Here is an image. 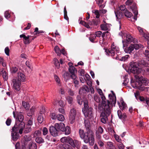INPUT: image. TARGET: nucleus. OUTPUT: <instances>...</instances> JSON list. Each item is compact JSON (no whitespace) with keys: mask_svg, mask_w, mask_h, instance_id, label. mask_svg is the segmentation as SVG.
Listing matches in <instances>:
<instances>
[{"mask_svg":"<svg viewBox=\"0 0 149 149\" xmlns=\"http://www.w3.org/2000/svg\"><path fill=\"white\" fill-rule=\"evenodd\" d=\"M5 17L8 19L10 17V15L8 11H6L5 13Z\"/></svg>","mask_w":149,"mask_h":149,"instance_id":"nucleus-59","label":"nucleus"},{"mask_svg":"<svg viewBox=\"0 0 149 149\" xmlns=\"http://www.w3.org/2000/svg\"><path fill=\"white\" fill-rule=\"evenodd\" d=\"M124 13L125 16L127 17L130 18L132 16V13L128 11L127 9L124 10Z\"/></svg>","mask_w":149,"mask_h":149,"instance_id":"nucleus-25","label":"nucleus"},{"mask_svg":"<svg viewBox=\"0 0 149 149\" xmlns=\"http://www.w3.org/2000/svg\"><path fill=\"white\" fill-rule=\"evenodd\" d=\"M84 108H83L82 111L86 117H90L92 114L93 109L91 108H89L88 102L87 100H84Z\"/></svg>","mask_w":149,"mask_h":149,"instance_id":"nucleus-7","label":"nucleus"},{"mask_svg":"<svg viewBox=\"0 0 149 149\" xmlns=\"http://www.w3.org/2000/svg\"><path fill=\"white\" fill-rule=\"evenodd\" d=\"M26 76L23 72L20 71L18 72L17 77L15 79H18L21 82H24L26 79Z\"/></svg>","mask_w":149,"mask_h":149,"instance_id":"nucleus-13","label":"nucleus"},{"mask_svg":"<svg viewBox=\"0 0 149 149\" xmlns=\"http://www.w3.org/2000/svg\"><path fill=\"white\" fill-rule=\"evenodd\" d=\"M5 52L7 56L9 55V49L8 47H6L5 49Z\"/></svg>","mask_w":149,"mask_h":149,"instance_id":"nucleus-61","label":"nucleus"},{"mask_svg":"<svg viewBox=\"0 0 149 149\" xmlns=\"http://www.w3.org/2000/svg\"><path fill=\"white\" fill-rule=\"evenodd\" d=\"M118 144L117 145L119 149H124L125 146L121 142Z\"/></svg>","mask_w":149,"mask_h":149,"instance_id":"nucleus-50","label":"nucleus"},{"mask_svg":"<svg viewBox=\"0 0 149 149\" xmlns=\"http://www.w3.org/2000/svg\"><path fill=\"white\" fill-rule=\"evenodd\" d=\"M59 111L63 114H64L65 113V110L64 109L62 108H61L58 109Z\"/></svg>","mask_w":149,"mask_h":149,"instance_id":"nucleus-64","label":"nucleus"},{"mask_svg":"<svg viewBox=\"0 0 149 149\" xmlns=\"http://www.w3.org/2000/svg\"><path fill=\"white\" fill-rule=\"evenodd\" d=\"M88 89V87L86 86H84L80 88L79 91V93L81 94L82 93H85L87 91Z\"/></svg>","mask_w":149,"mask_h":149,"instance_id":"nucleus-20","label":"nucleus"},{"mask_svg":"<svg viewBox=\"0 0 149 149\" xmlns=\"http://www.w3.org/2000/svg\"><path fill=\"white\" fill-rule=\"evenodd\" d=\"M121 104H119L120 109L121 110H124L127 108V106L126 104L124 101L122 100L120 101Z\"/></svg>","mask_w":149,"mask_h":149,"instance_id":"nucleus-23","label":"nucleus"},{"mask_svg":"<svg viewBox=\"0 0 149 149\" xmlns=\"http://www.w3.org/2000/svg\"><path fill=\"white\" fill-rule=\"evenodd\" d=\"M144 54L145 56L149 58V51L148 50H146L144 52Z\"/></svg>","mask_w":149,"mask_h":149,"instance_id":"nucleus-57","label":"nucleus"},{"mask_svg":"<svg viewBox=\"0 0 149 149\" xmlns=\"http://www.w3.org/2000/svg\"><path fill=\"white\" fill-rule=\"evenodd\" d=\"M97 143L99 146L101 147H102L103 146L104 144L103 142L101 140H99L97 141Z\"/></svg>","mask_w":149,"mask_h":149,"instance_id":"nucleus-62","label":"nucleus"},{"mask_svg":"<svg viewBox=\"0 0 149 149\" xmlns=\"http://www.w3.org/2000/svg\"><path fill=\"white\" fill-rule=\"evenodd\" d=\"M30 36H26L24 34H22L20 35V38H23V42L25 44H29L31 42V40L29 39Z\"/></svg>","mask_w":149,"mask_h":149,"instance_id":"nucleus-16","label":"nucleus"},{"mask_svg":"<svg viewBox=\"0 0 149 149\" xmlns=\"http://www.w3.org/2000/svg\"><path fill=\"white\" fill-rule=\"evenodd\" d=\"M76 114V111L75 109H71L69 117L71 123L72 124L74 122Z\"/></svg>","mask_w":149,"mask_h":149,"instance_id":"nucleus-11","label":"nucleus"},{"mask_svg":"<svg viewBox=\"0 0 149 149\" xmlns=\"http://www.w3.org/2000/svg\"><path fill=\"white\" fill-rule=\"evenodd\" d=\"M126 36V40L127 42L130 43L132 41H133V42L134 43L135 42H136L137 41L136 39H134L129 34H127Z\"/></svg>","mask_w":149,"mask_h":149,"instance_id":"nucleus-17","label":"nucleus"},{"mask_svg":"<svg viewBox=\"0 0 149 149\" xmlns=\"http://www.w3.org/2000/svg\"><path fill=\"white\" fill-rule=\"evenodd\" d=\"M35 140L36 142L39 143H42L44 142L43 139L42 138L40 137H37Z\"/></svg>","mask_w":149,"mask_h":149,"instance_id":"nucleus-39","label":"nucleus"},{"mask_svg":"<svg viewBox=\"0 0 149 149\" xmlns=\"http://www.w3.org/2000/svg\"><path fill=\"white\" fill-rule=\"evenodd\" d=\"M70 128L69 127L67 126L66 127H65V130L64 131L65 132L66 135L69 134L70 133Z\"/></svg>","mask_w":149,"mask_h":149,"instance_id":"nucleus-35","label":"nucleus"},{"mask_svg":"<svg viewBox=\"0 0 149 149\" xmlns=\"http://www.w3.org/2000/svg\"><path fill=\"white\" fill-rule=\"evenodd\" d=\"M68 137H63L61 139V142L63 143H67L68 141Z\"/></svg>","mask_w":149,"mask_h":149,"instance_id":"nucleus-43","label":"nucleus"},{"mask_svg":"<svg viewBox=\"0 0 149 149\" xmlns=\"http://www.w3.org/2000/svg\"><path fill=\"white\" fill-rule=\"evenodd\" d=\"M77 102L80 105H81L82 104V100L80 96H78L77 97Z\"/></svg>","mask_w":149,"mask_h":149,"instance_id":"nucleus-53","label":"nucleus"},{"mask_svg":"<svg viewBox=\"0 0 149 149\" xmlns=\"http://www.w3.org/2000/svg\"><path fill=\"white\" fill-rule=\"evenodd\" d=\"M49 131L51 134L53 136H56L58 134V131L55 126H51L49 127Z\"/></svg>","mask_w":149,"mask_h":149,"instance_id":"nucleus-14","label":"nucleus"},{"mask_svg":"<svg viewBox=\"0 0 149 149\" xmlns=\"http://www.w3.org/2000/svg\"><path fill=\"white\" fill-rule=\"evenodd\" d=\"M66 101L69 104H71L73 101V98L71 97L68 96L66 97Z\"/></svg>","mask_w":149,"mask_h":149,"instance_id":"nucleus-40","label":"nucleus"},{"mask_svg":"<svg viewBox=\"0 0 149 149\" xmlns=\"http://www.w3.org/2000/svg\"><path fill=\"white\" fill-rule=\"evenodd\" d=\"M54 126L58 131L64 132L65 130V126L63 123L61 122L59 123H56L55 124Z\"/></svg>","mask_w":149,"mask_h":149,"instance_id":"nucleus-12","label":"nucleus"},{"mask_svg":"<svg viewBox=\"0 0 149 149\" xmlns=\"http://www.w3.org/2000/svg\"><path fill=\"white\" fill-rule=\"evenodd\" d=\"M69 71L70 72L71 74H74L75 72L76 71L74 67H71L69 68Z\"/></svg>","mask_w":149,"mask_h":149,"instance_id":"nucleus-45","label":"nucleus"},{"mask_svg":"<svg viewBox=\"0 0 149 149\" xmlns=\"http://www.w3.org/2000/svg\"><path fill=\"white\" fill-rule=\"evenodd\" d=\"M67 143L69 144L73 147H75L79 145V142L76 140L73 141L71 138L68 137Z\"/></svg>","mask_w":149,"mask_h":149,"instance_id":"nucleus-15","label":"nucleus"},{"mask_svg":"<svg viewBox=\"0 0 149 149\" xmlns=\"http://www.w3.org/2000/svg\"><path fill=\"white\" fill-rule=\"evenodd\" d=\"M24 118V116L22 115L21 114H18L17 118H16V124L12 129L15 132L19 130V133L20 134L22 133L25 127V123L22 122Z\"/></svg>","mask_w":149,"mask_h":149,"instance_id":"nucleus-3","label":"nucleus"},{"mask_svg":"<svg viewBox=\"0 0 149 149\" xmlns=\"http://www.w3.org/2000/svg\"><path fill=\"white\" fill-rule=\"evenodd\" d=\"M54 49L55 52L58 55H60L61 54V51L58 46H56L54 48Z\"/></svg>","mask_w":149,"mask_h":149,"instance_id":"nucleus-27","label":"nucleus"},{"mask_svg":"<svg viewBox=\"0 0 149 149\" xmlns=\"http://www.w3.org/2000/svg\"><path fill=\"white\" fill-rule=\"evenodd\" d=\"M26 66L30 69H31L32 68L31 66V63L29 61H27L26 62Z\"/></svg>","mask_w":149,"mask_h":149,"instance_id":"nucleus-54","label":"nucleus"},{"mask_svg":"<svg viewBox=\"0 0 149 149\" xmlns=\"http://www.w3.org/2000/svg\"><path fill=\"white\" fill-rule=\"evenodd\" d=\"M43 134L44 135H46L48 132L47 129L46 127H44L42 129Z\"/></svg>","mask_w":149,"mask_h":149,"instance_id":"nucleus-55","label":"nucleus"},{"mask_svg":"<svg viewBox=\"0 0 149 149\" xmlns=\"http://www.w3.org/2000/svg\"><path fill=\"white\" fill-rule=\"evenodd\" d=\"M137 29L141 35H142L147 40L149 39V34L144 33L142 29L139 26H137Z\"/></svg>","mask_w":149,"mask_h":149,"instance_id":"nucleus-18","label":"nucleus"},{"mask_svg":"<svg viewBox=\"0 0 149 149\" xmlns=\"http://www.w3.org/2000/svg\"><path fill=\"white\" fill-rule=\"evenodd\" d=\"M38 122L40 123H41L44 120L43 117V114H40L38 116Z\"/></svg>","mask_w":149,"mask_h":149,"instance_id":"nucleus-29","label":"nucleus"},{"mask_svg":"<svg viewBox=\"0 0 149 149\" xmlns=\"http://www.w3.org/2000/svg\"><path fill=\"white\" fill-rule=\"evenodd\" d=\"M93 13H94L96 15V17L98 18L100 17V14L98 10H93L92 11Z\"/></svg>","mask_w":149,"mask_h":149,"instance_id":"nucleus-48","label":"nucleus"},{"mask_svg":"<svg viewBox=\"0 0 149 149\" xmlns=\"http://www.w3.org/2000/svg\"><path fill=\"white\" fill-rule=\"evenodd\" d=\"M129 69L130 71L135 74H140L141 71V68L138 63L132 62L130 63Z\"/></svg>","mask_w":149,"mask_h":149,"instance_id":"nucleus-6","label":"nucleus"},{"mask_svg":"<svg viewBox=\"0 0 149 149\" xmlns=\"http://www.w3.org/2000/svg\"><path fill=\"white\" fill-rule=\"evenodd\" d=\"M29 149H36L37 145L35 143L30 142L29 145Z\"/></svg>","mask_w":149,"mask_h":149,"instance_id":"nucleus-22","label":"nucleus"},{"mask_svg":"<svg viewBox=\"0 0 149 149\" xmlns=\"http://www.w3.org/2000/svg\"><path fill=\"white\" fill-rule=\"evenodd\" d=\"M134 47L133 44H131L128 47L124 49V51L126 53L131 54L134 50Z\"/></svg>","mask_w":149,"mask_h":149,"instance_id":"nucleus-19","label":"nucleus"},{"mask_svg":"<svg viewBox=\"0 0 149 149\" xmlns=\"http://www.w3.org/2000/svg\"><path fill=\"white\" fill-rule=\"evenodd\" d=\"M96 36L94 33H92L90 35V36L89 37L90 40L91 42H93L96 38Z\"/></svg>","mask_w":149,"mask_h":149,"instance_id":"nucleus-34","label":"nucleus"},{"mask_svg":"<svg viewBox=\"0 0 149 149\" xmlns=\"http://www.w3.org/2000/svg\"><path fill=\"white\" fill-rule=\"evenodd\" d=\"M139 99L141 101H143L144 102H146L148 106H149V98H144L143 97H140Z\"/></svg>","mask_w":149,"mask_h":149,"instance_id":"nucleus-24","label":"nucleus"},{"mask_svg":"<svg viewBox=\"0 0 149 149\" xmlns=\"http://www.w3.org/2000/svg\"><path fill=\"white\" fill-rule=\"evenodd\" d=\"M135 81L132 82L131 84L132 87L134 88H138L140 90H143L144 88L143 85L145 83L146 84L148 83L147 80L143 79V77L142 76L138 75L135 76Z\"/></svg>","mask_w":149,"mask_h":149,"instance_id":"nucleus-4","label":"nucleus"},{"mask_svg":"<svg viewBox=\"0 0 149 149\" xmlns=\"http://www.w3.org/2000/svg\"><path fill=\"white\" fill-rule=\"evenodd\" d=\"M35 110V107H32L30 110L27 112V115L29 116H32L34 114V112Z\"/></svg>","mask_w":149,"mask_h":149,"instance_id":"nucleus-21","label":"nucleus"},{"mask_svg":"<svg viewBox=\"0 0 149 149\" xmlns=\"http://www.w3.org/2000/svg\"><path fill=\"white\" fill-rule=\"evenodd\" d=\"M96 138L97 139V141L101 140L100 139L101 138V136L98 133H96Z\"/></svg>","mask_w":149,"mask_h":149,"instance_id":"nucleus-63","label":"nucleus"},{"mask_svg":"<svg viewBox=\"0 0 149 149\" xmlns=\"http://www.w3.org/2000/svg\"><path fill=\"white\" fill-rule=\"evenodd\" d=\"M97 91L99 94L100 95H101V98L102 100V105H103V102L104 100L107 103V104L109 105H111L112 104H113L115 105L116 102V99L115 96L114 95L110 96V95H109V98L110 99V100L107 101L105 96L103 95V93L102 90L100 89H97Z\"/></svg>","mask_w":149,"mask_h":149,"instance_id":"nucleus-5","label":"nucleus"},{"mask_svg":"<svg viewBox=\"0 0 149 149\" xmlns=\"http://www.w3.org/2000/svg\"><path fill=\"white\" fill-rule=\"evenodd\" d=\"M115 13L116 15V17L117 18V19H120L121 17H122V14H118V12H116V11H115Z\"/></svg>","mask_w":149,"mask_h":149,"instance_id":"nucleus-51","label":"nucleus"},{"mask_svg":"<svg viewBox=\"0 0 149 149\" xmlns=\"http://www.w3.org/2000/svg\"><path fill=\"white\" fill-rule=\"evenodd\" d=\"M80 23L81 24L84 26H85L87 28H89L90 26L89 25L87 24L85 22L83 21H81L80 22Z\"/></svg>","mask_w":149,"mask_h":149,"instance_id":"nucleus-49","label":"nucleus"},{"mask_svg":"<svg viewBox=\"0 0 149 149\" xmlns=\"http://www.w3.org/2000/svg\"><path fill=\"white\" fill-rule=\"evenodd\" d=\"M133 13L134 15V19L135 20H136L137 19V15L138 14V12L137 10L136 9V8H135L134 9H132Z\"/></svg>","mask_w":149,"mask_h":149,"instance_id":"nucleus-38","label":"nucleus"},{"mask_svg":"<svg viewBox=\"0 0 149 149\" xmlns=\"http://www.w3.org/2000/svg\"><path fill=\"white\" fill-rule=\"evenodd\" d=\"M54 63L56 67L57 68H60V64L58 60L56 58L54 59Z\"/></svg>","mask_w":149,"mask_h":149,"instance_id":"nucleus-33","label":"nucleus"},{"mask_svg":"<svg viewBox=\"0 0 149 149\" xmlns=\"http://www.w3.org/2000/svg\"><path fill=\"white\" fill-rule=\"evenodd\" d=\"M114 137L116 140L118 142H121V139L120 138L119 136L117 134H114Z\"/></svg>","mask_w":149,"mask_h":149,"instance_id":"nucleus-46","label":"nucleus"},{"mask_svg":"<svg viewBox=\"0 0 149 149\" xmlns=\"http://www.w3.org/2000/svg\"><path fill=\"white\" fill-rule=\"evenodd\" d=\"M107 146L108 147H109L110 149H114L115 147L113 146V143L111 142H108L107 143Z\"/></svg>","mask_w":149,"mask_h":149,"instance_id":"nucleus-37","label":"nucleus"},{"mask_svg":"<svg viewBox=\"0 0 149 149\" xmlns=\"http://www.w3.org/2000/svg\"><path fill=\"white\" fill-rule=\"evenodd\" d=\"M22 104L25 109L26 110L29 109L30 107V105L28 103L24 101L22 102Z\"/></svg>","mask_w":149,"mask_h":149,"instance_id":"nucleus-31","label":"nucleus"},{"mask_svg":"<svg viewBox=\"0 0 149 149\" xmlns=\"http://www.w3.org/2000/svg\"><path fill=\"white\" fill-rule=\"evenodd\" d=\"M101 28L102 30L106 31L108 29L109 26V25L107 24H103L101 25Z\"/></svg>","mask_w":149,"mask_h":149,"instance_id":"nucleus-26","label":"nucleus"},{"mask_svg":"<svg viewBox=\"0 0 149 149\" xmlns=\"http://www.w3.org/2000/svg\"><path fill=\"white\" fill-rule=\"evenodd\" d=\"M41 134V132L39 130L36 131L33 134L34 137H36L38 136H39Z\"/></svg>","mask_w":149,"mask_h":149,"instance_id":"nucleus-47","label":"nucleus"},{"mask_svg":"<svg viewBox=\"0 0 149 149\" xmlns=\"http://www.w3.org/2000/svg\"><path fill=\"white\" fill-rule=\"evenodd\" d=\"M103 132V129L101 127H99L98 129L97 130L96 133L98 134H102Z\"/></svg>","mask_w":149,"mask_h":149,"instance_id":"nucleus-42","label":"nucleus"},{"mask_svg":"<svg viewBox=\"0 0 149 149\" xmlns=\"http://www.w3.org/2000/svg\"><path fill=\"white\" fill-rule=\"evenodd\" d=\"M137 42L138 41H137L136 42H135L134 43V44H133L134 46V48L135 49H138L142 46L141 44H137Z\"/></svg>","mask_w":149,"mask_h":149,"instance_id":"nucleus-28","label":"nucleus"},{"mask_svg":"<svg viewBox=\"0 0 149 149\" xmlns=\"http://www.w3.org/2000/svg\"><path fill=\"white\" fill-rule=\"evenodd\" d=\"M57 118L58 120L61 121H63L64 120V116L61 114H59L57 116Z\"/></svg>","mask_w":149,"mask_h":149,"instance_id":"nucleus-36","label":"nucleus"},{"mask_svg":"<svg viewBox=\"0 0 149 149\" xmlns=\"http://www.w3.org/2000/svg\"><path fill=\"white\" fill-rule=\"evenodd\" d=\"M59 100L57 99H54L53 102V104L55 106L58 105Z\"/></svg>","mask_w":149,"mask_h":149,"instance_id":"nucleus-52","label":"nucleus"},{"mask_svg":"<svg viewBox=\"0 0 149 149\" xmlns=\"http://www.w3.org/2000/svg\"><path fill=\"white\" fill-rule=\"evenodd\" d=\"M33 119L32 118H31L28 120L26 126H25L24 128L23 129L24 132L25 133H27L31 131V126L33 124Z\"/></svg>","mask_w":149,"mask_h":149,"instance_id":"nucleus-10","label":"nucleus"},{"mask_svg":"<svg viewBox=\"0 0 149 149\" xmlns=\"http://www.w3.org/2000/svg\"><path fill=\"white\" fill-rule=\"evenodd\" d=\"M54 79L55 81L56 82L58 85L60 84V79L56 75L54 76Z\"/></svg>","mask_w":149,"mask_h":149,"instance_id":"nucleus-41","label":"nucleus"},{"mask_svg":"<svg viewBox=\"0 0 149 149\" xmlns=\"http://www.w3.org/2000/svg\"><path fill=\"white\" fill-rule=\"evenodd\" d=\"M13 132H15V133H14L13 134H12V136L13 139V140L15 141H16L18 138L19 136L16 133V132H17L18 131H19V130L17 131H16L15 132V131H14L13 130Z\"/></svg>","mask_w":149,"mask_h":149,"instance_id":"nucleus-30","label":"nucleus"},{"mask_svg":"<svg viewBox=\"0 0 149 149\" xmlns=\"http://www.w3.org/2000/svg\"><path fill=\"white\" fill-rule=\"evenodd\" d=\"M111 105L107 104L104 100L103 102L102 107L103 111L101 114L100 117L101 121L104 123H106L107 119V117L111 113Z\"/></svg>","mask_w":149,"mask_h":149,"instance_id":"nucleus-2","label":"nucleus"},{"mask_svg":"<svg viewBox=\"0 0 149 149\" xmlns=\"http://www.w3.org/2000/svg\"><path fill=\"white\" fill-rule=\"evenodd\" d=\"M129 57V55H126L124 56H123L120 60L121 61H125Z\"/></svg>","mask_w":149,"mask_h":149,"instance_id":"nucleus-44","label":"nucleus"},{"mask_svg":"<svg viewBox=\"0 0 149 149\" xmlns=\"http://www.w3.org/2000/svg\"><path fill=\"white\" fill-rule=\"evenodd\" d=\"M17 68L15 66H13L10 69V71L12 74L15 73L17 71Z\"/></svg>","mask_w":149,"mask_h":149,"instance_id":"nucleus-32","label":"nucleus"},{"mask_svg":"<svg viewBox=\"0 0 149 149\" xmlns=\"http://www.w3.org/2000/svg\"><path fill=\"white\" fill-rule=\"evenodd\" d=\"M105 52L107 54L112 56L114 55L115 53H118L119 51V49L118 47L116 46L115 45L114 43H113L111 45V48L110 50H108L105 49Z\"/></svg>","mask_w":149,"mask_h":149,"instance_id":"nucleus-9","label":"nucleus"},{"mask_svg":"<svg viewBox=\"0 0 149 149\" xmlns=\"http://www.w3.org/2000/svg\"><path fill=\"white\" fill-rule=\"evenodd\" d=\"M58 105L62 107H64L65 104L63 100H59Z\"/></svg>","mask_w":149,"mask_h":149,"instance_id":"nucleus-56","label":"nucleus"},{"mask_svg":"<svg viewBox=\"0 0 149 149\" xmlns=\"http://www.w3.org/2000/svg\"><path fill=\"white\" fill-rule=\"evenodd\" d=\"M21 82L18 79H13L12 81V85L13 89L16 91H19L21 89Z\"/></svg>","mask_w":149,"mask_h":149,"instance_id":"nucleus-8","label":"nucleus"},{"mask_svg":"<svg viewBox=\"0 0 149 149\" xmlns=\"http://www.w3.org/2000/svg\"><path fill=\"white\" fill-rule=\"evenodd\" d=\"M50 117L53 119H55L57 118V116H56V114L54 113H52L51 114Z\"/></svg>","mask_w":149,"mask_h":149,"instance_id":"nucleus-60","label":"nucleus"},{"mask_svg":"<svg viewBox=\"0 0 149 149\" xmlns=\"http://www.w3.org/2000/svg\"><path fill=\"white\" fill-rule=\"evenodd\" d=\"M85 126L87 128V132L85 133L83 130H80L79 132L81 138L84 139V141L85 143H89L90 146H93L95 143L94 138L93 132L89 130L90 124L88 120H84Z\"/></svg>","mask_w":149,"mask_h":149,"instance_id":"nucleus-1","label":"nucleus"},{"mask_svg":"<svg viewBox=\"0 0 149 149\" xmlns=\"http://www.w3.org/2000/svg\"><path fill=\"white\" fill-rule=\"evenodd\" d=\"M102 34V32L101 31H99L96 32L95 34L96 35V37H99L101 36Z\"/></svg>","mask_w":149,"mask_h":149,"instance_id":"nucleus-58","label":"nucleus"}]
</instances>
